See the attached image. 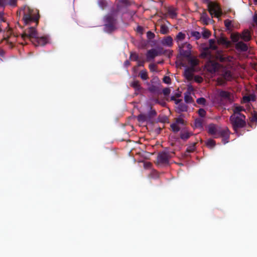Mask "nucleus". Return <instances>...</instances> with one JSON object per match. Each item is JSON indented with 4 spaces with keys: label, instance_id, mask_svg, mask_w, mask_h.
<instances>
[{
    "label": "nucleus",
    "instance_id": "nucleus-36",
    "mask_svg": "<svg viewBox=\"0 0 257 257\" xmlns=\"http://www.w3.org/2000/svg\"><path fill=\"white\" fill-rule=\"evenodd\" d=\"M160 32L162 34H167L169 32V28L168 27L165 25H162L160 28Z\"/></svg>",
    "mask_w": 257,
    "mask_h": 257
},
{
    "label": "nucleus",
    "instance_id": "nucleus-47",
    "mask_svg": "<svg viewBox=\"0 0 257 257\" xmlns=\"http://www.w3.org/2000/svg\"><path fill=\"white\" fill-rule=\"evenodd\" d=\"M251 122H257V112H254L251 117L250 118Z\"/></svg>",
    "mask_w": 257,
    "mask_h": 257
},
{
    "label": "nucleus",
    "instance_id": "nucleus-20",
    "mask_svg": "<svg viewBox=\"0 0 257 257\" xmlns=\"http://www.w3.org/2000/svg\"><path fill=\"white\" fill-rule=\"evenodd\" d=\"M139 77H140L143 80H146L149 79L148 73L146 69H144L139 73Z\"/></svg>",
    "mask_w": 257,
    "mask_h": 257
},
{
    "label": "nucleus",
    "instance_id": "nucleus-4",
    "mask_svg": "<svg viewBox=\"0 0 257 257\" xmlns=\"http://www.w3.org/2000/svg\"><path fill=\"white\" fill-rule=\"evenodd\" d=\"M207 10L212 18L213 16L219 18L222 15V11L220 6L216 2H211L208 4Z\"/></svg>",
    "mask_w": 257,
    "mask_h": 257
},
{
    "label": "nucleus",
    "instance_id": "nucleus-14",
    "mask_svg": "<svg viewBox=\"0 0 257 257\" xmlns=\"http://www.w3.org/2000/svg\"><path fill=\"white\" fill-rule=\"evenodd\" d=\"M200 21L204 25H208L211 21L205 10H203V12L200 15Z\"/></svg>",
    "mask_w": 257,
    "mask_h": 257
},
{
    "label": "nucleus",
    "instance_id": "nucleus-54",
    "mask_svg": "<svg viewBox=\"0 0 257 257\" xmlns=\"http://www.w3.org/2000/svg\"><path fill=\"white\" fill-rule=\"evenodd\" d=\"M119 2L124 5V6H130V3L128 0H119Z\"/></svg>",
    "mask_w": 257,
    "mask_h": 257
},
{
    "label": "nucleus",
    "instance_id": "nucleus-64",
    "mask_svg": "<svg viewBox=\"0 0 257 257\" xmlns=\"http://www.w3.org/2000/svg\"><path fill=\"white\" fill-rule=\"evenodd\" d=\"M124 65L126 66H128L130 65V62L126 60L124 62Z\"/></svg>",
    "mask_w": 257,
    "mask_h": 257
},
{
    "label": "nucleus",
    "instance_id": "nucleus-55",
    "mask_svg": "<svg viewBox=\"0 0 257 257\" xmlns=\"http://www.w3.org/2000/svg\"><path fill=\"white\" fill-rule=\"evenodd\" d=\"M163 82L166 84L171 83V79L169 76H165L163 78Z\"/></svg>",
    "mask_w": 257,
    "mask_h": 257
},
{
    "label": "nucleus",
    "instance_id": "nucleus-40",
    "mask_svg": "<svg viewBox=\"0 0 257 257\" xmlns=\"http://www.w3.org/2000/svg\"><path fill=\"white\" fill-rule=\"evenodd\" d=\"M185 38V35L182 32H179L177 35L176 36V40L177 41H182Z\"/></svg>",
    "mask_w": 257,
    "mask_h": 257
},
{
    "label": "nucleus",
    "instance_id": "nucleus-5",
    "mask_svg": "<svg viewBox=\"0 0 257 257\" xmlns=\"http://www.w3.org/2000/svg\"><path fill=\"white\" fill-rule=\"evenodd\" d=\"M174 152H162L158 154L157 161L158 164L167 165L169 163L170 159L173 157Z\"/></svg>",
    "mask_w": 257,
    "mask_h": 257
},
{
    "label": "nucleus",
    "instance_id": "nucleus-13",
    "mask_svg": "<svg viewBox=\"0 0 257 257\" xmlns=\"http://www.w3.org/2000/svg\"><path fill=\"white\" fill-rule=\"evenodd\" d=\"M235 48L237 50L241 52H246L248 50L247 45L242 41L236 43Z\"/></svg>",
    "mask_w": 257,
    "mask_h": 257
},
{
    "label": "nucleus",
    "instance_id": "nucleus-22",
    "mask_svg": "<svg viewBox=\"0 0 257 257\" xmlns=\"http://www.w3.org/2000/svg\"><path fill=\"white\" fill-rule=\"evenodd\" d=\"M255 100V96L254 95L251 94L249 95L244 96L243 97V103L249 102L250 101H254Z\"/></svg>",
    "mask_w": 257,
    "mask_h": 257
},
{
    "label": "nucleus",
    "instance_id": "nucleus-31",
    "mask_svg": "<svg viewBox=\"0 0 257 257\" xmlns=\"http://www.w3.org/2000/svg\"><path fill=\"white\" fill-rule=\"evenodd\" d=\"M203 120L201 118H196L194 121L195 126L197 128H203Z\"/></svg>",
    "mask_w": 257,
    "mask_h": 257
},
{
    "label": "nucleus",
    "instance_id": "nucleus-18",
    "mask_svg": "<svg viewBox=\"0 0 257 257\" xmlns=\"http://www.w3.org/2000/svg\"><path fill=\"white\" fill-rule=\"evenodd\" d=\"M131 86L135 89L136 91L140 92L142 89V87L138 80H135L132 82L131 84Z\"/></svg>",
    "mask_w": 257,
    "mask_h": 257
},
{
    "label": "nucleus",
    "instance_id": "nucleus-49",
    "mask_svg": "<svg viewBox=\"0 0 257 257\" xmlns=\"http://www.w3.org/2000/svg\"><path fill=\"white\" fill-rule=\"evenodd\" d=\"M223 76V77L225 79H227V80H228L229 79H230L231 77V73L229 71H225L224 73Z\"/></svg>",
    "mask_w": 257,
    "mask_h": 257
},
{
    "label": "nucleus",
    "instance_id": "nucleus-42",
    "mask_svg": "<svg viewBox=\"0 0 257 257\" xmlns=\"http://www.w3.org/2000/svg\"><path fill=\"white\" fill-rule=\"evenodd\" d=\"M139 55L136 53H132L130 55V58L134 61H138Z\"/></svg>",
    "mask_w": 257,
    "mask_h": 257
},
{
    "label": "nucleus",
    "instance_id": "nucleus-21",
    "mask_svg": "<svg viewBox=\"0 0 257 257\" xmlns=\"http://www.w3.org/2000/svg\"><path fill=\"white\" fill-rule=\"evenodd\" d=\"M215 41L214 39H210L209 40V47H206L204 48L205 51H208L209 49H211L212 50H216L217 49V46L215 44Z\"/></svg>",
    "mask_w": 257,
    "mask_h": 257
},
{
    "label": "nucleus",
    "instance_id": "nucleus-29",
    "mask_svg": "<svg viewBox=\"0 0 257 257\" xmlns=\"http://www.w3.org/2000/svg\"><path fill=\"white\" fill-rule=\"evenodd\" d=\"M178 110L180 112L187 111L188 110V106L184 103H181L178 104Z\"/></svg>",
    "mask_w": 257,
    "mask_h": 257
},
{
    "label": "nucleus",
    "instance_id": "nucleus-2",
    "mask_svg": "<svg viewBox=\"0 0 257 257\" xmlns=\"http://www.w3.org/2000/svg\"><path fill=\"white\" fill-rule=\"evenodd\" d=\"M120 10L119 4L117 5L116 9H112L110 13L103 18L104 31L107 33H111L117 29V13Z\"/></svg>",
    "mask_w": 257,
    "mask_h": 257
},
{
    "label": "nucleus",
    "instance_id": "nucleus-6",
    "mask_svg": "<svg viewBox=\"0 0 257 257\" xmlns=\"http://www.w3.org/2000/svg\"><path fill=\"white\" fill-rule=\"evenodd\" d=\"M224 128H222L220 126L211 123L208 126V133L213 136L214 138H218L220 137L221 134L223 133Z\"/></svg>",
    "mask_w": 257,
    "mask_h": 257
},
{
    "label": "nucleus",
    "instance_id": "nucleus-23",
    "mask_svg": "<svg viewBox=\"0 0 257 257\" xmlns=\"http://www.w3.org/2000/svg\"><path fill=\"white\" fill-rule=\"evenodd\" d=\"M189 60V62L191 65V69L194 70V67L198 64V61L197 59L192 58L191 56L190 57L187 58Z\"/></svg>",
    "mask_w": 257,
    "mask_h": 257
},
{
    "label": "nucleus",
    "instance_id": "nucleus-8",
    "mask_svg": "<svg viewBox=\"0 0 257 257\" xmlns=\"http://www.w3.org/2000/svg\"><path fill=\"white\" fill-rule=\"evenodd\" d=\"M218 93L221 100H225L229 103H232L233 101V97L232 94L230 92L225 90H219Z\"/></svg>",
    "mask_w": 257,
    "mask_h": 257
},
{
    "label": "nucleus",
    "instance_id": "nucleus-10",
    "mask_svg": "<svg viewBox=\"0 0 257 257\" xmlns=\"http://www.w3.org/2000/svg\"><path fill=\"white\" fill-rule=\"evenodd\" d=\"M162 54V50L152 49L147 51L146 56L147 61L154 59L156 56Z\"/></svg>",
    "mask_w": 257,
    "mask_h": 257
},
{
    "label": "nucleus",
    "instance_id": "nucleus-46",
    "mask_svg": "<svg viewBox=\"0 0 257 257\" xmlns=\"http://www.w3.org/2000/svg\"><path fill=\"white\" fill-rule=\"evenodd\" d=\"M196 102L198 104L204 105L205 104L206 99L203 97H200L197 99Z\"/></svg>",
    "mask_w": 257,
    "mask_h": 257
},
{
    "label": "nucleus",
    "instance_id": "nucleus-43",
    "mask_svg": "<svg viewBox=\"0 0 257 257\" xmlns=\"http://www.w3.org/2000/svg\"><path fill=\"white\" fill-rule=\"evenodd\" d=\"M157 67V65L154 63H151L149 65V68L151 72H156Z\"/></svg>",
    "mask_w": 257,
    "mask_h": 257
},
{
    "label": "nucleus",
    "instance_id": "nucleus-27",
    "mask_svg": "<svg viewBox=\"0 0 257 257\" xmlns=\"http://www.w3.org/2000/svg\"><path fill=\"white\" fill-rule=\"evenodd\" d=\"M138 120L139 122H144L149 121V120L146 114H140L138 116Z\"/></svg>",
    "mask_w": 257,
    "mask_h": 257
},
{
    "label": "nucleus",
    "instance_id": "nucleus-9",
    "mask_svg": "<svg viewBox=\"0 0 257 257\" xmlns=\"http://www.w3.org/2000/svg\"><path fill=\"white\" fill-rule=\"evenodd\" d=\"M221 67V65L220 64L213 61H209L206 65L208 71L211 73L218 71Z\"/></svg>",
    "mask_w": 257,
    "mask_h": 257
},
{
    "label": "nucleus",
    "instance_id": "nucleus-59",
    "mask_svg": "<svg viewBox=\"0 0 257 257\" xmlns=\"http://www.w3.org/2000/svg\"><path fill=\"white\" fill-rule=\"evenodd\" d=\"M176 122L178 123L183 124L184 123V119L181 118H177L176 119Z\"/></svg>",
    "mask_w": 257,
    "mask_h": 257
},
{
    "label": "nucleus",
    "instance_id": "nucleus-3",
    "mask_svg": "<svg viewBox=\"0 0 257 257\" xmlns=\"http://www.w3.org/2000/svg\"><path fill=\"white\" fill-rule=\"evenodd\" d=\"M229 120L234 133L238 136H240L241 134L239 132V130L244 128L246 125L245 116L231 115Z\"/></svg>",
    "mask_w": 257,
    "mask_h": 257
},
{
    "label": "nucleus",
    "instance_id": "nucleus-56",
    "mask_svg": "<svg viewBox=\"0 0 257 257\" xmlns=\"http://www.w3.org/2000/svg\"><path fill=\"white\" fill-rule=\"evenodd\" d=\"M4 12H0V23H6L5 18H4Z\"/></svg>",
    "mask_w": 257,
    "mask_h": 257
},
{
    "label": "nucleus",
    "instance_id": "nucleus-63",
    "mask_svg": "<svg viewBox=\"0 0 257 257\" xmlns=\"http://www.w3.org/2000/svg\"><path fill=\"white\" fill-rule=\"evenodd\" d=\"M181 99H176L175 100V103L177 104H179V103H180V102H181Z\"/></svg>",
    "mask_w": 257,
    "mask_h": 257
},
{
    "label": "nucleus",
    "instance_id": "nucleus-51",
    "mask_svg": "<svg viewBox=\"0 0 257 257\" xmlns=\"http://www.w3.org/2000/svg\"><path fill=\"white\" fill-rule=\"evenodd\" d=\"M155 34L151 31H148L147 33V37L148 39L152 40L154 38Z\"/></svg>",
    "mask_w": 257,
    "mask_h": 257
},
{
    "label": "nucleus",
    "instance_id": "nucleus-7",
    "mask_svg": "<svg viewBox=\"0 0 257 257\" xmlns=\"http://www.w3.org/2000/svg\"><path fill=\"white\" fill-rule=\"evenodd\" d=\"M179 48L180 54L182 56L185 58L190 57L191 56V49L192 48V46L190 44L185 43L181 45V46L179 45Z\"/></svg>",
    "mask_w": 257,
    "mask_h": 257
},
{
    "label": "nucleus",
    "instance_id": "nucleus-16",
    "mask_svg": "<svg viewBox=\"0 0 257 257\" xmlns=\"http://www.w3.org/2000/svg\"><path fill=\"white\" fill-rule=\"evenodd\" d=\"M167 14L172 19L177 17L176 9L173 7H169L167 9Z\"/></svg>",
    "mask_w": 257,
    "mask_h": 257
},
{
    "label": "nucleus",
    "instance_id": "nucleus-28",
    "mask_svg": "<svg viewBox=\"0 0 257 257\" xmlns=\"http://www.w3.org/2000/svg\"><path fill=\"white\" fill-rule=\"evenodd\" d=\"M184 100L186 103H191L193 102V98L191 97L190 92H186L184 93Z\"/></svg>",
    "mask_w": 257,
    "mask_h": 257
},
{
    "label": "nucleus",
    "instance_id": "nucleus-48",
    "mask_svg": "<svg viewBox=\"0 0 257 257\" xmlns=\"http://www.w3.org/2000/svg\"><path fill=\"white\" fill-rule=\"evenodd\" d=\"M198 114L200 116L203 117L206 115V111L203 108H200L198 110Z\"/></svg>",
    "mask_w": 257,
    "mask_h": 257
},
{
    "label": "nucleus",
    "instance_id": "nucleus-57",
    "mask_svg": "<svg viewBox=\"0 0 257 257\" xmlns=\"http://www.w3.org/2000/svg\"><path fill=\"white\" fill-rule=\"evenodd\" d=\"M195 81H196L198 83H201L203 81V78L201 76H196L195 77Z\"/></svg>",
    "mask_w": 257,
    "mask_h": 257
},
{
    "label": "nucleus",
    "instance_id": "nucleus-53",
    "mask_svg": "<svg viewBox=\"0 0 257 257\" xmlns=\"http://www.w3.org/2000/svg\"><path fill=\"white\" fill-rule=\"evenodd\" d=\"M7 6V0H0V8L4 9Z\"/></svg>",
    "mask_w": 257,
    "mask_h": 257
},
{
    "label": "nucleus",
    "instance_id": "nucleus-50",
    "mask_svg": "<svg viewBox=\"0 0 257 257\" xmlns=\"http://www.w3.org/2000/svg\"><path fill=\"white\" fill-rule=\"evenodd\" d=\"M216 58L222 62H224L226 60V58L223 57V56L220 53L217 54L216 55Z\"/></svg>",
    "mask_w": 257,
    "mask_h": 257
},
{
    "label": "nucleus",
    "instance_id": "nucleus-60",
    "mask_svg": "<svg viewBox=\"0 0 257 257\" xmlns=\"http://www.w3.org/2000/svg\"><path fill=\"white\" fill-rule=\"evenodd\" d=\"M253 21L254 23L257 25V14H255L253 17Z\"/></svg>",
    "mask_w": 257,
    "mask_h": 257
},
{
    "label": "nucleus",
    "instance_id": "nucleus-33",
    "mask_svg": "<svg viewBox=\"0 0 257 257\" xmlns=\"http://www.w3.org/2000/svg\"><path fill=\"white\" fill-rule=\"evenodd\" d=\"M215 142L212 139H208L206 142V145L207 147L212 149L215 146Z\"/></svg>",
    "mask_w": 257,
    "mask_h": 257
},
{
    "label": "nucleus",
    "instance_id": "nucleus-30",
    "mask_svg": "<svg viewBox=\"0 0 257 257\" xmlns=\"http://www.w3.org/2000/svg\"><path fill=\"white\" fill-rule=\"evenodd\" d=\"M3 30L4 31H7L11 34V29L9 27V24L8 23H6V26L5 27L2 24V23H0V32H2Z\"/></svg>",
    "mask_w": 257,
    "mask_h": 257
},
{
    "label": "nucleus",
    "instance_id": "nucleus-34",
    "mask_svg": "<svg viewBox=\"0 0 257 257\" xmlns=\"http://www.w3.org/2000/svg\"><path fill=\"white\" fill-rule=\"evenodd\" d=\"M202 35L204 39H207L210 36L211 32L209 30L206 29H204L202 32Z\"/></svg>",
    "mask_w": 257,
    "mask_h": 257
},
{
    "label": "nucleus",
    "instance_id": "nucleus-35",
    "mask_svg": "<svg viewBox=\"0 0 257 257\" xmlns=\"http://www.w3.org/2000/svg\"><path fill=\"white\" fill-rule=\"evenodd\" d=\"M190 36L194 37L196 40H199L201 38V34L197 31H192L190 33Z\"/></svg>",
    "mask_w": 257,
    "mask_h": 257
},
{
    "label": "nucleus",
    "instance_id": "nucleus-1",
    "mask_svg": "<svg viewBox=\"0 0 257 257\" xmlns=\"http://www.w3.org/2000/svg\"><path fill=\"white\" fill-rule=\"evenodd\" d=\"M21 11L24 12L23 20L25 25H31L33 23L35 24L34 26L29 27L24 31L22 34V38L24 40L29 39L35 46H43L46 45L48 41V38L39 37L35 28V27L38 24L40 18L37 10L34 11L29 7L26 6L21 9Z\"/></svg>",
    "mask_w": 257,
    "mask_h": 257
},
{
    "label": "nucleus",
    "instance_id": "nucleus-58",
    "mask_svg": "<svg viewBox=\"0 0 257 257\" xmlns=\"http://www.w3.org/2000/svg\"><path fill=\"white\" fill-rule=\"evenodd\" d=\"M144 61H139L137 66L135 67L134 68V69L135 70L137 69L138 67L142 66L143 67L144 66Z\"/></svg>",
    "mask_w": 257,
    "mask_h": 257
},
{
    "label": "nucleus",
    "instance_id": "nucleus-26",
    "mask_svg": "<svg viewBox=\"0 0 257 257\" xmlns=\"http://www.w3.org/2000/svg\"><path fill=\"white\" fill-rule=\"evenodd\" d=\"M194 70L190 68H188L185 69L184 75L187 79H190L192 77V72Z\"/></svg>",
    "mask_w": 257,
    "mask_h": 257
},
{
    "label": "nucleus",
    "instance_id": "nucleus-17",
    "mask_svg": "<svg viewBox=\"0 0 257 257\" xmlns=\"http://www.w3.org/2000/svg\"><path fill=\"white\" fill-rule=\"evenodd\" d=\"M193 135V134L192 132H188L187 131H184L180 133V137L182 140L186 141Z\"/></svg>",
    "mask_w": 257,
    "mask_h": 257
},
{
    "label": "nucleus",
    "instance_id": "nucleus-11",
    "mask_svg": "<svg viewBox=\"0 0 257 257\" xmlns=\"http://www.w3.org/2000/svg\"><path fill=\"white\" fill-rule=\"evenodd\" d=\"M233 114L232 115H244L243 114L241 113L242 111L245 112V108L241 106L237 105L236 104H234L233 107Z\"/></svg>",
    "mask_w": 257,
    "mask_h": 257
},
{
    "label": "nucleus",
    "instance_id": "nucleus-19",
    "mask_svg": "<svg viewBox=\"0 0 257 257\" xmlns=\"http://www.w3.org/2000/svg\"><path fill=\"white\" fill-rule=\"evenodd\" d=\"M162 44L164 46H167L168 47L172 46L173 44V39L171 36H168L166 38H165L163 41H162Z\"/></svg>",
    "mask_w": 257,
    "mask_h": 257
},
{
    "label": "nucleus",
    "instance_id": "nucleus-38",
    "mask_svg": "<svg viewBox=\"0 0 257 257\" xmlns=\"http://www.w3.org/2000/svg\"><path fill=\"white\" fill-rule=\"evenodd\" d=\"M196 143H193L189 146L186 149V152L188 153L193 152L195 149Z\"/></svg>",
    "mask_w": 257,
    "mask_h": 257
},
{
    "label": "nucleus",
    "instance_id": "nucleus-52",
    "mask_svg": "<svg viewBox=\"0 0 257 257\" xmlns=\"http://www.w3.org/2000/svg\"><path fill=\"white\" fill-rule=\"evenodd\" d=\"M171 90L169 88H165L163 89V93L165 96H168L170 94Z\"/></svg>",
    "mask_w": 257,
    "mask_h": 257
},
{
    "label": "nucleus",
    "instance_id": "nucleus-24",
    "mask_svg": "<svg viewBox=\"0 0 257 257\" xmlns=\"http://www.w3.org/2000/svg\"><path fill=\"white\" fill-rule=\"evenodd\" d=\"M150 85L148 87V90L151 93H159L160 91L159 87L157 85H150V83L148 84Z\"/></svg>",
    "mask_w": 257,
    "mask_h": 257
},
{
    "label": "nucleus",
    "instance_id": "nucleus-61",
    "mask_svg": "<svg viewBox=\"0 0 257 257\" xmlns=\"http://www.w3.org/2000/svg\"><path fill=\"white\" fill-rule=\"evenodd\" d=\"M174 95L176 96V98H179L181 95V92L179 91L177 93H176Z\"/></svg>",
    "mask_w": 257,
    "mask_h": 257
},
{
    "label": "nucleus",
    "instance_id": "nucleus-62",
    "mask_svg": "<svg viewBox=\"0 0 257 257\" xmlns=\"http://www.w3.org/2000/svg\"><path fill=\"white\" fill-rule=\"evenodd\" d=\"M143 28L141 26H138L137 27V31L139 32H142Z\"/></svg>",
    "mask_w": 257,
    "mask_h": 257
},
{
    "label": "nucleus",
    "instance_id": "nucleus-39",
    "mask_svg": "<svg viewBox=\"0 0 257 257\" xmlns=\"http://www.w3.org/2000/svg\"><path fill=\"white\" fill-rule=\"evenodd\" d=\"M218 43L224 45H228L229 43V42L226 40V39L224 37L219 38V39L218 40Z\"/></svg>",
    "mask_w": 257,
    "mask_h": 257
},
{
    "label": "nucleus",
    "instance_id": "nucleus-15",
    "mask_svg": "<svg viewBox=\"0 0 257 257\" xmlns=\"http://www.w3.org/2000/svg\"><path fill=\"white\" fill-rule=\"evenodd\" d=\"M241 39L245 42H248L251 40V36L248 30H244L240 34Z\"/></svg>",
    "mask_w": 257,
    "mask_h": 257
},
{
    "label": "nucleus",
    "instance_id": "nucleus-32",
    "mask_svg": "<svg viewBox=\"0 0 257 257\" xmlns=\"http://www.w3.org/2000/svg\"><path fill=\"white\" fill-rule=\"evenodd\" d=\"M156 115H157V112H156V110L154 109H152V108H151V110L148 112V113L147 114V115L148 116V118L149 121H150L152 118L156 116Z\"/></svg>",
    "mask_w": 257,
    "mask_h": 257
},
{
    "label": "nucleus",
    "instance_id": "nucleus-12",
    "mask_svg": "<svg viewBox=\"0 0 257 257\" xmlns=\"http://www.w3.org/2000/svg\"><path fill=\"white\" fill-rule=\"evenodd\" d=\"M221 135L220 137H221L222 139V142L223 144H226L228 142L229 138V134H230V131L229 129L227 127H225L224 128V131L223 132Z\"/></svg>",
    "mask_w": 257,
    "mask_h": 257
},
{
    "label": "nucleus",
    "instance_id": "nucleus-25",
    "mask_svg": "<svg viewBox=\"0 0 257 257\" xmlns=\"http://www.w3.org/2000/svg\"><path fill=\"white\" fill-rule=\"evenodd\" d=\"M230 37H231L232 41L233 43H237V42H239V39H241L240 34H239V33H235L232 34L231 35Z\"/></svg>",
    "mask_w": 257,
    "mask_h": 257
},
{
    "label": "nucleus",
    "instance_id": "nucleus-45",
    "mask_svg": "<svg viewBox=\"0 0 257 257\" xmlns=\"http://www.w3.org/2000/svg\"><path fill=\"white\" fill-rule=\"evenodd\" d=\"M224 25L226 27V28L229 30L231 28V21L228 19L225 20L224 21Z\"/></svg>",
    "mask_w": 257,
    "mask_h": 257
},
{
    "label": "nucleus",
    "instance_id": "nucleus-37",
    "mask_svg": "<svg viewBox=\"0 0 257 257\" xmlns=\"http://www.w3.org/2000/svg\"><path fill=\"white\" fill-rule=\"evenodd\" d=\"M98 5L102 9H104L107 6V2L105 0H98Z\"/></svg>",
    "mask_w": 257,
    "mask_h": 257
},
{
    "label": "nucleus",
    "instance_id": "nucleus-41",
    "mask_svg": "<svg viewBox=\"0 0 257 257\" xmlns=\"http://www.w3.org/2000/svg\"><path fill=\"white\" fill-rule=\"evenodd\" d=\"M18 0H7V6L9 5L12 7H16Z\"/></svg>",
    "mask_w": 257,
    "mask_h": 257
},
{
    "label": "nucleus",
    "instance_id": "nucleus-44",
    "mask_svg": "<svg viewBox=\"0 0 257 257\" xmlns=\"http://www.w3.org/2000/svg\"><path fill=\"white\" fill-rule=\"evenodd\" d=\"M171 127L174 132H178L180 131V127L176 123H173L171 125Z\"/></svg>",
    "mask_w": 257,
    "mask_h": 257
}]
</instances>
